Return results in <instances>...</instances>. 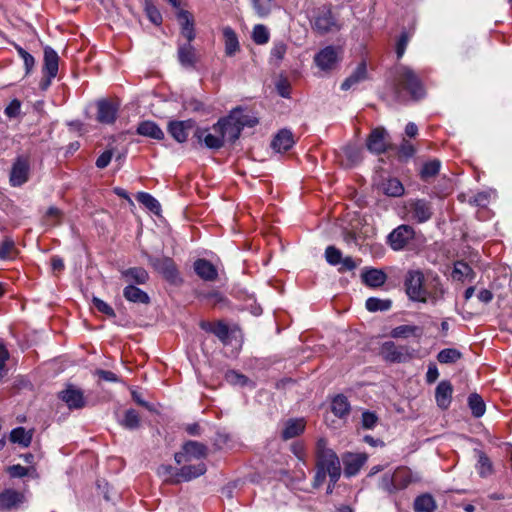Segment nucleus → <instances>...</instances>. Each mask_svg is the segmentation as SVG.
Segmentation results:
<instances>
[{"instance_id":"f257e3e1","label":"nucleus","mask_w":512,"mask_h":512,"mask_svg":"<svg viewBox=\"0 0 512 512\" xmlns=\"http://www.w3.org/2000/svg\"><path fill=\"white\" fill-rule=\"evenodd\" d=\"M404 286L408 298L414 302L435 305L444 299L445 289L441 279L432 272L424 274L421 270H409Z\"/></svg>"},{"instance_id":"f03ea898","label":"nucleus","mask_w":512,"mask_h":512,"mask_svg":"<svg viewBox=\"0 0 512 512\" xmlns=\"http://www.w3.org/2000/svg\"><path fill=\"white\" fill-rule=\"evenodd\" d=\"M394 94L399 101H406L408 97L418 100L424 96L422 81L410 67L399 65L395 68Z\"/></svg>"},{"instance_id":"7ed1b4c3","label":"nucleus","mask_w":512,"mask_h":512,"mask_svg":"<svg viewBox=\"0 0 512 512\" xmlns=\"http://www.w3.org/2000/svg\"><path fill=\"white\" fill-rule=\"evenodd\" d=\"M418 478H414L412 471L407 467H398L392 474H384L380 481L381 489L394 493L408 487Z\"/></svg>"},{"instance_id":"20e7f679","label":"nucleus","mask_w":512,"mask_h":512,"mask_svg":"<svg viewBox=\"0 0 512 512\" xmlns=\"http://www.w3.org/2000/svg\"><path fill=\"white\" fill-rule=\"evenodd\" d=\"M208 455L206 445L197 441H187L182 446V450L175 454L174 458L177 464L190 463L193 461H203Z\"/></svg>"},{"instance_id":"39448f33","label":"nucleus","mask_w":512,"mask_h":512,"mask_svg":"<svg viewBox=\"0 0 512 512\" xmlns=\"http://www.w3.org/2000/svg\"><path fill=\"white\" fill-rule=\"evenodd\" d=\"M316 467L326 472L341 467L337 454L327 447V441L324 438H320L316 444Z\"/></svg>"},{"instance_id":"423d86ee","label":"nucleus","mask_w":512,"mask_h":512,"mask_svg":"<svg viewBox=\"0 0 512 512\" xmlns=\"http://www.w3.org/2000/svg\"><path fill=\"white\" fill-rule=\"evenodd\" d=\"M380 355L392 363H403L413 358V352L408 346L396 345L393 341H387L381 345Z\"/></svg>"},{"instance_id":"0eeeda50","label":"nucleus","mask_w":512,"mask_h":512,"mask_svg":"<svg viewBox=\"0 0 512 512\" xmlns=\"http://www.w3.org/2000/svg\"><path fill=\"white\" fill-rule=\"evenodd\" d=\"M59 66V57L54 49L51 47H45L44 49V65H43V74L45 79L41 82V88L47 89L51 80L56 77L58 73Z\"/></svg>"},{"instance_id":"6e6552de","label":"nucleus","mask_w":512,"mask_h":512,"mask_svg":"<svg viewBox=\"0 0 512 512\" xmlns=\"http://www.w3.org/2000/svg\"><path fill=\"white\" fill-rule=\"evenodd\" d=\"M406 209L409 218L418 223L428 221L433 214L431 204L424 199L410 200Z\"/></svg>"},{"instance_id":"1a4fd4ad","label":"nucleus","mask_w":512,"mask_h":512,"mask_svg":"<svg viewBox=\"0 0 512 512\" xmlns=\"http://www.w3.org/2000/svg\"><path fill=\"white\" fill-rule=\"evenodd\" d=\"M414 235L415 231L411 226L400 225L388 235L387 241L393 250L399 251L414 238Z\"/></svg>"},{"instance_id":"9d476101","label":"nucleus","mask_w":512,"mask_h":512,"mask_svg":"<svg viewBox=\"0 0 512 512\" xmlns=\"http://www.w3.org/2000/svg\"><path fill=\"white\" fill-rule=\"evenodd\" d=\"M339 60V51L333 46L323 48L314 56L316 66L322 71L335 69Z\"/></svg>"},{"instance_id":"9b49d317","label":"nucleus","mask_w":512,"mask_h":512,"mask_svg":"<svg viewBox=\"0 0 512 512\" xmlns=\"http://www.w3.org/2000/svg\"><path fill=\"white\" fill-rule=\"evenodd\" d=\"M214 132H219L223 135V139L226 142L234 143L241 134V128L235 120L230 119V114L220 119L211 128Z\"/></svg>"},{"instance_id":"f8f14e48","label":"nucleus","mask_w":512,"mask_h":512,"mask_svg":"<svg viewBox=\"0 0 512 512\" xmlns=\"http://www.w3.org/2000/svg\"><path fill=\"white\" fill-rule=\"evenodd\" d=\"M154 269L171 283L179 280V273L174 261L169 257H159L151 260Z\"/></svg>"},{"instance_id":"ddd939ff","label":"nucleus","mask_w":512,"mask_h":512,"mask_svg":"<svg viewBox=\"0 0 512 512\" xmlns=\"http://www.w3.org/2000/svg\"><path fill=\"white\" fill-rule=\"evenodd\" d=\"M30 166L24 157H18L13 163L10 172V183L14 187H18L26 183L29 179Z\"/></svg>"},{"instance_id":"4468645a","label":"nucleus","mask_w":512,"mask_h":512,"mask_svg":"<svg viewBox=\"0 0 512 512\" xmlns=\"http://www.w3.org/2000/svg\"><path fill=\"white\" fill-rule=\"evenodd\" d=\"M206 470L207 468L203 461L195 464H192V462L182 463V467L175 474L174 482L179 483L181 481H190L203 475Z\"/></svg>"},{"instance_id":"2eb2a0df","label":"nucleus","mask_w":512,"mask_h":512,"mask_svg":"<svg viewBox=\"0 0 512 512\" xmlns=\"http://www.w3.org/2000/svg\"><path fill=\"white\" fill-rule=\"evenodd\" d=\"M387 136L388 134L384 128H375L367 139V149L374 154L385 152L388 146Z\"/></svg>"},{"instance_id":"dca6fc26","label":"nucleus","mask_w":512,"mask_h":512,"mask_svg":"<svg viewBox=\"0 0 512 512\" xmlns=\"http://www.w3.org/2000/svg\"><path fill=\"white\" fill-rule=\"evenodd\" d=\"M59 398L66 403L69 409H81L86 405L83 391L74 386H68L61 391Z\"/></svg>"},{"instance_id":"f3484780","label":"nucleus","mask_w":512,"mask_h":512,"mask_svg":"<svg viewBox=\"0 0 512 512\" xmlns=\"http://www.w3.org/2000/svg\"><path fill=\"white\" fill-rule=\"evenodd\" d=\"M367 461L365 453H346L343 456L344 474L347 477L355 476Z\"/></svg>"},{"instance_id":"a211bd4d","label":"nucleus","mask_w":512,"mask_h":512,"mask_svg":"<svg viewBox=\"0 0 512 512\" xmlns=\"http://www.w3.org/2000/svg\"><path fill=\"white\" fill-rule=\"evenodd\" d=\"M97 120L103 124H113L117 118L118 104L109 100L97 103Z\"/></svg>"},{"instance_id":"6ab92c4d","label":"nucleus","mask_w":512,"mask_h":512,"mask_svg":"<svg viewBox=\"0 0 512 512\" xmlns=\"http://www.w3.org/2000/svg\"><path fill=\"white\" fill-rule=\"evenodd\" d=\"M25 501V496L22 492L14 489H5L0 493V510L8 511L18 508Z\"/></svg>"},{"instance_id":"aec40b11","label":"nucleus","mask_w":512,"mask_h":512,"mask_svg":"<svg viewBox=\"0 0 512 512\" xmlns=\"http://www.w3.org/2000/svg\"><path fill=\"white\" fill-rule=\"evenodd\" d=\"M195 137L210 149H220L225 143L223 135L213 130L210 132L208 129L198 128L195 132Z\"/></svg>"},{"instance_id":"412c9836","label":"nucleus","mask_w":512,"mask_h":512,"mask_svg":"<svg viewBox=\"0 0 512 512\" xmlns=\"http://www.w3.org/2000/svg\"><path fill=\"white\" fill-rule=\"evenodd\" d=\"M201 328L207 332L213 333L224 345L230 344V330L227 324L222 321L201 322Z\"/></svg>"},{"instance_id":"4be33fe9","label":"nucleus","mask_w":512,"mask_h":512,"mask_svg":"<svg viewBox=\"0 0 512 512\" xmlns=\"http://www.w3.org/2000/svg\"><path fill=\"white\" fill-rule=\"evenodd\" d=\"M453 387L452 384L447 381H441L435 390V400L439 408L445 410L447 409L452 400Z\"/></svg>"},{"instance_id":"5701e85b","label":"nucleus","mask_w":512,"mask_h":512,"mask_svg":"<svg viewBox=\"0 0 512 512\" xmlns=\"http://www.w3.org/2000/svg\"><path fill=\"white\" fill-rule=\"evenodd\" d=\"M334 28H338L337 24L328 10H323L318 13L313 22V29L320 34H325L332 31Z\"/></svg>"},{"instance_id":"b1692460","label":"nucleus","mask_w":512,"mask_h":512,"mask_svg":"<svg viewBox=\"0 0 512 512\" xmlns=\"http://www.w3.org/2000/svg\"><path fill=\"white\" fill-rule=\"evenodd\" d=\"M192 120L170 122L168 126L169 133L178 142H185L188 138L189 131L193 128Z\"/></svg>"},{"instance_id":"393cba45","label":"nucleus","mask_w":512,"mask_h":512,"mask_svg":"<svg viewBox=\"0 0 512 512\" xmlns=\"http://www.w3.org/2000/svg\"><path fill=\"white\" fill-rule=\"evenodd\" d=\"M378 189L383 194L389 197H401L405 192L404 186L401 183V181L393 177L383 179L378 184Z\"/></svg>"},{"instance_id":"a878e982","label":"nucleus","mask_w":512,"mask_h":512,"mask_svg":"<svg viewBox=\"0 0 512 512\" xmlns=\"http://www.w3.org/2000/svg\"><path fill=\"white\" fill-rule=\"evenodd\" d=\"M195 273L205 281H214L218 277L215 266L206 259H197L194 262Z\"/></svg>"},{"instance_id":"bb28decb","label":"nucleus","mask_w":512,"mask_h":512,"mask_svg":"<svg viewBox=\"0 0 512 512\" xmlns=\"http://www.w3.org/2000/svg\"><path fill=\"white\" fill-rule=\"evenodd\" d=\"M177 18L181 26L182 36L190 43L195 38L193 16L187 10H180L177 14Z\"/></svg>"},{"instance_id":"cd10ccee","label":"nucleus","mask_w":512,"mask_h":512,"mask_svg":"<svg viewBox=\"0 0 512 512\" xmlns=\"http://www.w3.org/2000/svg\"><path fill=\"white\" fill-rule=\"evenodd\" d=\"M424 334L423 328L417 325H399L393 328L390 332V336L395 339H407L414 337L420 339Z\"/></svg>"},{"instance_id":"c85d7f7f","label":"nucleus","mask_w":512,"mask_h":512,"mask_svg":"<svg viewBox=\"0 0 512 512\" xmlns=\"http://www.w3.org/2000/svg\"><path fill=\"white\" fill-rule=\"evenodd\" d=\"M361 278L367 286L376 288L382 286L386 282L387 275L380 269L370 268L363 270Z\"/></svg>"},{"instance_id":"c756f323","label":"nucleus","mask_w":512,"mask_h":512,"mask_svg":"<svg viewBox=\"0 0 512 512\" xmlns=\"http://www.w3.org/2000/svg\"><path fill=\"white\" fill-rule=\"evenodd\" d=\"M294 145L293 134L286 129L278 132L274 137L271 146L277 152H286Z\"/></svg>"},{"instance_id":"7c9ffc66","label":"nucleus","mask_w":512,"mask_h":512,"mask_svg":"<svg viewBox=\"0 0 512 512\" xmlns=\"http://www.w3.org/2000/svg\"><path fill=\"white\" fill-rule=\"evenodd\" d=\"M305 421L302 418L299 419H289L285 423V427L282 431V438L284 440H289L294 437L299 436L303 433L305 429Z\"/></svg>"},{"instance_id":"2f4dec72","label":"nucleus","mask_w":512,"mask_h":512,"mask_svg":"<svg viewBox=\"0 0 512 512\" xmlns=\"http://www.w3.org/2000/svg\"><path fill=\"white\" fill-rule=\"evenodd\" d=\"M178 60L184 67H194L196 63V51L189 42L179 46Z\"/></svg>"},{"instance_id":"473e14b6","label":"nucleus","mask_w":512,"mask_h":512,"mask_svg":"<svg viewBox=\"0 0 512 512\" xmlns=\"http://www.w3.org/2000/svg\"><path fill=\"white\" fill-rule=\"evenodd\" d=\"M230 119L235 120L236 123L240 126L241 130L244 127H254L258 124V119L249 114L245 113V111L241 108H236L230 112Z\"/></svg>"},{"instance_id":"72a5a7b5","label":"nucleus","mask_w":512,"mask_h":512,"mask_svg":"<svg viewBox=\"0 0 512 512\" xmlns=\"http://www.w3.org/2000/svg\"><path fill=\"white\" fill-rule=\"evenodd\" d=\"M137 133L141 136L153 139H163L164 133L160 127L153 121H143L137 127Z\"/></svg>"},{"instance_id":"f704fd0d","label":"nucleus","mask_w":512,"mask_h":512,"mask_svg":"<svg viewBox=\"0 0 512 512\" xmlns=\"http://www.w3.org/2000/svg\"><path fill=\"white\" fill-rule=\"evenodd\" d=\"M367 78V67L365 62H361L355 71L344 80V82L341 84L342 90H348L352 86L360 83L361 81L365 80Z\"/></svg>"},{"instance_id":"c9c22d12","label":"nucleus","mask_w":512,"mask_h":512,"mask_svg":"<svg viewBox=\"0 0 512 512\" xmlns=\"http://www.w3.org/2000/svg\"><path fill=\"white\" fill-rule=\"evenodd\" d=\"M223 36L225 40V54L233 56L240 48L237 35L231 27L227 26L223 28Z\"/></svg>"},{"instance_id":"e433bc0d","label":"nucleus","mask_w":512,"mask_h":512,"mask_svg":"<svg viewBox=\"0 0 512 512\" xmlns=\"http://www.w3.org/2000/svg\"><path fill=\"white\" fill-rule=\"evenodd\" d=\"M123 295L126 300L134 303H142L148 304L150 302V298L146 292L137 288L133 285H128L123 290Z\"/></svg>"},{"instance_id":"4c0bfd02","label":"nucleus","mask_w":512,"mask_h":512,"mask_svg":"<svg viewBox=\"0 0 512 512\" xmlns=\"http://www.w3.org/2000/svg\"><path fill=\"white\" fill-rule=\"evenodd\" d=\"M437 508L436 502L431 494H422L414 501L415 512H434Z\"/></svg>"},{"instance_id":"58836bf2","label":"nucleus","mask_w":512,"mask_h":512,"mask_svg":"<svg viewBox=\"0 0 512 512\" xmlns=\"http://www.w3.org/2000/svg\"><path fill=\"white\" fill-rule=\"evenodd\" d=\"M122 276L127 280L136 284H145L149 275L147 271L142 267H133L122 271Z\"/></svg>"},{"instance_id":"ea45409f","label":"nucleus","mask_w":512,"mask_h":512,"mask_svg":"<svg viewBox=\"0 0 512 512\" xmlns=\"http://www.w3.org/2000/svg\"><path fill=\"white\" fill-rule=\"evenodd\" d=\"M33 433L31 430H26L24 427H17L10 433V441L17 443L23 447H28L31 444Z\"/></svg>"},{"instance_id":"a19ab883","label":"nucleus","mask_w":512,"mask_h":512,"mask_svg":"<svg viewBox=\"0 0 512 512\" xmlns=\"http://www.w3.org/2000/svg\"><path fill=\"white\" fill-rule=\"evenodd\" d=\"M331 409L336 416L342 418L349 414L350 404L345 396L337 395L332 400Z\"/></svg>"},{"instance_id":"79ce46f5","label":"nucleus","mask_w":512,"mask_h":512,"mask_svg":"<svg viewBox=\"0 0 512 512\" xmlns=\"http://www.w3.org/2000/svg\"><path fill=\"white\" fill-rule=\"evenodd\" d=\"M138 202L143 204L148 210L156 215L160 214L161 205L159 201L154 198L151 194L146 192H139L136 196Z\"/></svg>"},{"instance_id":"37998d69","label":"nucleus","mask_w":512,"mask_h":512,"mask_svg":"<svg viewBox=\"0 0 512 512\" xmlns=\"http://www.w3.org/2000/svg\"><path fill=\"white\" fill-rule=\"evenodd\" d=\"M441 167V162L437 159L430 160L422 166L420 170V177L424 181H429L431 178L435 177Z\"/></svg>"},{"instance_id":"c03bdc74","label":"nucleus","mask_w":512,"mask_h":512,"mask_svg":"<svg viewBox=\"0 0 512 512\" xmlns=\"http://www.w3.org/2000/svg\"><path fill=\"white\" fill-rule=\"evenodd\" d=\"M392 301L389 299H379L370 297L366 300V309L370 312L387 311L391 308Z\"/></svg>"},{"instance_id":"a18cd8bd","label":"nucleus","mask_w":512,"mask_h":512,"mask_svg":"<svg viewBox=\"0 0 512 512\" xmlns=\"http://www.w3.org/2000/svg\"><path fill=\"white\" fill-rule=\"evenodd\" d=\"M140 422L139 414L134 409H129L125 412L120 424L126 429L135 430L140 427Z\"/></svg>"},{"instance_id":"49530a36","label":"nucleus","mask_w":512,"mask_h":512,"mask_svg":"<svg viewBox=\"0 0 512 512\" xmlns=\"http://www.w3.org/2000/svg\"><path fill=\"white\" fill-rule=\"evenodd\" d=\"M468 404L472 411L473 416L479 418L485 413V403L483 399L476 393H473L468 398Z\"/></svg>"},{"instance_id":"de8ad7c7","label":"nucleus","mask_w":512,"mask_h":512,"mask_svg":"<svg viewBox=\"0 0 512 512\" xmlns=\"http://www.w3.org/2000/svg\"><path fill=\"white\" fill-rule=\"evenodd\" d=\"M16 252L17 250L15 247L14 240L9 237H6L0 244V259H12L15 256Z\"/></svg>"},{"instance_id":"09e8293b","label":"nucleus","mask_w":512,"mask_h":512,"mask_svg":"<svg viewBox=\"0 0 512 512\" xmlns=\"http://www.w3.org/2000/svg\"><path fill=\"white\" fill-rule=\"evenodd\" d=\"M270 38V33L266 26L262 24H257L254 26L252 31V39L258 45H264L268 43Z\"/></svg>"},{"instance_id":"8fccbe9b","label":"nucleus","mask_w":512,"mask_h":512,"mask_svg":"<svg viewBox=\"0 0 512 512\" xmlns=\"http://www.w3.org/2000/svg\"><path fill=\"white\" fill-rule=\"evenodd\" d=\"M252 4L258 17L264 18L272 11L273 0H252Z\"/></svg>"},{"instance_id":"3c124183","label":"nucleus","mask_w":512,"mask_h":512,"mask_svg":"<svg viewBox=\"0 0 512 512\" xmlns=\"http://www.w3.org/2000/svg\"><path fill=\"white\" fill-rule=\"evenodd\" d=\"M460 357H461V353L458 350L452 349V348H447V349L441 350L438 353L437 360L440 363L448 364V363L456 362L458 359H460Z\"/></svg>"},{"instance_id":"603ef678","label":"nucleus","mask_w":512,"mask_h":512,"mask_svg":"<svg viewBox=\"0 0 512 512\" xmlns=\"http://www.w3.org/2000/svg\"><path fill=\"white\" fill-rule=\"evenodd\" d=\"M287 51V45L283 41L274 42L270 52V57L276 62L283 60Z\"/></svg>"},{"instance_id":"864d4df0","label":"nucleus","mask_w":512,"mask_h":512,"mask_svg":"<svg viewBox=\"0 0 512 512\" xmlns=\"http://www.w3.org/2000/svg\"><path fill=\"white\" fill-rule=\"evenodd\" d=\"M326 261L332 265H339L342 259V253L339 249L334 246H328L325 250Z\"/></svg>"},{"instance_id":"5fc2aeb1","label":"nucleus","mask_w":512,"mask_h":512,"mask_svg":"<svg viewBox=\"0 0 512 512\" xmlns=\"http://www.w3.org/2000/svg\"><path fill=\"white\" fill-rule=\"evenodd\" d=\"M472 269L468 264L458 261L454 265L453 277L457 280H462L470 275Z\"/></svg>"},{"instance_id":"6e6d98bb","label":"nucleus","mask_w":512,"mask_h":512,"mask_svg":"<svg viewBox=\"0 0 512 512\" xmlns=\"http://www.w3.org/2000/svg\"><path fill=\"white\" fill-rule=\"evenodd\" d=\"M344 154L346 158L349 161L350 165H355L358 162H360L362 156H361V149L355 146H347L344 148Z\"/></svg>"},{"instance_id":"4d7b16f0","label":"nucleus","mask_w":512,"mask_h":512,"mask_svg":"<svg viewBox=\"0 0 512 512\" xmlns=\"http://www.w3.org/2000/svg\"><path fill=\"white\" fill-rule=\"evenodd\" d=\"M361 260H355L354 258L348 256V257H345V258H342L341 259V262H340V267L338 268V271L340 273H344V272H347V271H353L355 270L358 265L360 264Z\"/></svg>"},{"instance_id":"13d9d810","label":"nucleus","mask_w":512,"mask_h":512,"mask_svg":"<svg viewBox=\"0 0 512 512\" xmlns=\"http://www.w3.org/2000/svg\"><path fill=\"white\" fill-rule=\"evenodd\" d=\"M92 302H93L94 307L99 312L107 315L108 317H115V312H114L113 308L109 304H107L106 302L101 300L100 298L93 297Z\"/></svg>"},{"instance_id":"bf43d9fd","label":"nucleus","mask_w":512,"mask_h":512,"mask_svg":"<svg viewBox=\"0 0 512 512\" xmlns=\"http://www.w3.org/2000/svg\"><path fill=\"white\" fill-rule=\"evenodd\" d=\"M16 49L19 56L23 59L26 74L30 73L35 65L34 57L20 46H17Z\"/></svg>"},{"instance_id":"052dcab7","label":"nucleus","mask_w":512,"mask_h":512,"mask_svg":"<svg viewBox=\"0 0 512 512\" xmlns=\"http://www.w3.org/2000/svg\"><path fill=\"white\" fill-rule=\"evenodd\" d=\"M226 380L231 383V384H234V385H240V386H244L246 385L248 379L242 375V374H239L235 371H229L226 373Z\"/></svg>"},{"instance_id":"680f3d73","label":"nucleus","mask_w":512,"mask_h":512,"mask_svg":"<svg viewBox=\"0 0 512 512\" xmlns=\"http://www.w3.org/2000/svg\"><path fill=\"white\" fill-rule=\"evenodd\" d=\"M414 153H415V149H414V146L412 145V143H410L409 141L404 139L399 148V156L401 158L408 159V158L412 157L414 155Z\"/></svg>"},{"instance_id":"e2e57ef3","label":"nucleus","mask_w":512,"mask_h":512,"mask_svg":"<svg viewBox=\"0 0 512 512\" xmlns=\"http://www.w3.org/2000/svg\"><path fill=\"white\" fill-rule=\"evenodd\" d=\"M146 13H147L148 18L150 19V21L152 23H154L155 25H160L161 24V22H162V15H161L159 10L155 6L148 4L146 6Z\"/></svg>"},{"instance_id":"0e129e2a","label":"nucleus","mask_w":512,"mask_h":512,"mask_svg":"<svg viewBox=\"0 0 512 512\" xmlns=\"http://www.w3.org/2000/svg\"><path fill=\"white\" fill-rule=\"evenodd\" d=\"M9 359V353L7 349L0 344V381L5 377L7 373L6 362Z\"/></svg>"},{"instance_id":"69168bd1","label":"nucleus","mask_w":512,"mask_h":512,"mask_svg":"<svg viewBox=\"0 0 512 512\" xmlns=\"http://www.w3.org/2000/svg\"><path fill=\"white\" fill-rule=\"evenodd\" d=\"M377 420V416L372 412L366 411L362 414V425L366 429L374 428Z\"/></svg>"},{"instance_id":"338daca9","label":"nucleus","mask_w":512,"mask_h":512,"mask_svg":"<svg viewBox=\"0 0 512 512\" xmlns=\"http://www.w3.org/2000/svg\"><path fill=\"white\" fill-rule=\"evenodd\" d=\"M8 473L13 478H21L28 474V468L20 464H16L8 468Z\"/></svg>"},{"instance_id":"774afa93","label":"nucleus","mask_w":512,"mask_h":512,"mask_svg":"<svg viewBox=\"0 0 512 512\" xmlns=\"http://www.w3.org/2000/svg\"><path fill=\"white\" fill-rule=\"evenodd\" d=\"M21 104L18 100H13L10 104L5 108V114L9 118H14L20 113Z\"/></svg>"}]
</instances>
